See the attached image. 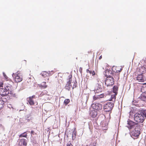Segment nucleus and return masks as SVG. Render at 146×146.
<instances>
[{"mask_svg": "<svg viewBox=\"0 0 146 146\" xmlns=\"http://www.w3.org/2000/svg\"><path fill=\"white\" fill-rule=\"evenodd\" d=\"M118 87L116 86H114L113 88L112 92L114 94L111 95V99L110 101H112V102H110V109L111 110L114 107V103L115 102L116 96L118 93Z\"/></svg>", "mask_w": 146, "mask_h": 146, "instance_id": "nucleus-1", "label": "nucleus"}, {"mask_svg": "<svg viewBox=\"0 0 146 146\" xmlns=\"http://www.w3.org/2000/svg\"><path fill=\"white\" fill-rule=\"evenodd\" d=\"M134 119L138 123H142L144 120V118L141 114L136 113L134 115Z\"/></svg>", "mask_w": 146, "mask_h": 146, "instance_id": "nucleus-2", "label": "nucleus"}, {"mask_svg": "<svg viewBox=\"0 0 146 146\" xmlns=\"http://www.w3.org/2000/svg\"><path fill=\"white\" fill-rule=\"evenodd\" d=\"M72 75L70 74L68 76L67 79V81L65 86V89L68 91H69L70 90L71 88L72 87L71 84L72 81Z\"/></svg>", "mask_w": 146, "mask_h": 146, "instance_id": "nucleus-3", "label": "nucleus"}, {"mask_svg": "<svg viewBox=\"0 0 146 146\" xmlns=\"http://www.w3.org/2000/svg\"><path fill=\"white\" fill-rule=\"evenodd\" d=\"M136 124H137V125L136 126L137 128H139L140 127L139 125H138L137 123H136L132 121L128 120L127 121V125L126 126L129 129H131L133 128Z\"/></svg>", "mask_w": 146, "mask_h": 146, "instance_id": "nucleus-4", "label": "nucleus"}, {"mask_svg": "<svg viewBox=\"0 0 146 146\" xmlns=\"http://www.w3.org/2000/svg\"><path fill=\"white\" fill-rule=\"evenodd\" d=\"M35 98V95L33 96H32L29 97L27 98V104H29L31 106H33L35 104V102L33 99Z\"/></svg>", "mask_w": 146, "mask_h": 146, "instance_id": "nucleus-5", "label": "nucleus"}, {"mask_svg": "<svg viewBox=\"0 0 146 146\" xmlns=\"http://www.w3.org/2000/svg\"><path fill=\"white\" fill-rule=\"evenodd\" d=\"M18 146H27V140L25 139H19L18 141Z\"/></svg>", "mask_w": 146, "mask_h": 146, "instance_id": "nucleus-6", "label": "nucleus"}, {"mask_svg": "<svg viewBox=\"0 0 146 146\" xmlns=\"http://www.w3.org/2000/svg\"><path fill=\"white\" fill-rule=\"evenodd\" d=\"M5 88H0V95L5 97V96H7L9 94V91L8 90Z\"/></svg>", "mask_w": 146, "mask_h": 146, "instance_id": "nucleus-7", "label": "nucleus"}, {"mask_svg": "<svg viewBox=\"0 0 146 146\" xmlns=\"http://www.w3.org/2000/svg\"><path fill=\"white\" fill-rule=\"evenodd\" d=\"M137 71L139 73L143 74L146 71V68L143 66H138L137 68Z\"/></svg>", "mask_w": 146, "mask_h": 146, "instance_id": "nucleus-8", "label": "nucleus"}, {"mask_svg": "<svg viewBox=\"0 0 146 146\" xmlns=\"http://www.w3.org/2000/svg\"><path fill=\"white\" fill-rule=\"evenodd\" d=\"M140 133V131L138 130H136V128L131 132L132 136L134 137V138H137L139 136Z\"/></svg>", "mask_w": 146, "mask_h": 146, "instance_id": "nucleus-9", "label": "nucleus"}, {"mask_svg": "<svg viewBox=\"0 0 146 146\" xmlns=\"http://www.w3.org/2000/svg\"><path fill=\"white\" fill-rule=\"evenodd\" d=\"M111 69L112 72L115 73H118V72H121L123 69V68L122 67L120 68L119 67L113 66Z\"/></svg>", "mask_w": 146, "mask_h": 146, "instance_id": "nucleus-10", "label": "nucleus"}, {"mask_svg": "<svg viewBox=\"0 0 146 146\" xmlns=\"http://www.w3.org/2000/svg\"><path fill=\"white\" fill-rule=\"evenodd\" d=\"M22 80L23 77L19 74H17L15 76V81L17 83L21 82Z\"/></svg>", "mask_w": 146, "mask_h": 146, "instance_id": "nucleus-11", "label": "nucleus"}, {"mask_svg": "<svg viewBox=\"0 0 146 146\" xmlns=\"http://www.w3.org/2000/svg\"><path fill=\"white\" fill-rule=\"evenodd\" d=\"M93 108L96 110H99L102 108L101 105L100 104H93L92 105Z\"/></svg>", "mask_w": 146, "mask_h": 146, "instance_id": "nucleus-12", "label": "nucleus"}, {"mask_svg": "<svg viewBox=\"0 0 146 146\" xmlns=\"http://www.w3.org/2000/svg\"><path fill=\"white\" fill-rule=\"evenodd\" d=\"M3 74L5 80H6L7 81H9L10 83V84H9V85H8L7 86V88L10 87L11 86V84L12 83V82L10 80V79L7 76L5 73L3 72Z\"/></svg>", "mask_w": 146, "mask_h": 146, "instance_id": "nucleus-13", "label": "nucleus"}, {"mask_svg": "<svg viewBox=\"0 0 146 146\" xmlns=\"http://www.w3.org/2000/svg\"><path fill=\"white\" fill-rule=\"evenodd\" d=\"M139 98L146 102V93H143L139 97Z\"/></svg>", "mask_w": 146, "mask_h": 146, "instance_id": "nucleus-14", "label": "nucleus"}, {"mask_svg": "<svg viewBox=\"0 0 146 146\" xmlns=\"http://www.w3.org/2000/svg\"><path fill=\"white\" fill-rule=\"evenodd\" d=\"M104 109L106 112H108L110 111V102H108L105 104Z\"/></svg>", "mask_w": 146, "mask_h": 146, "instance_id": "nucleus-15", "label": "nucleus"}, {"mask_svg": "<svg viewBox=\"0 0 146 146\" xmlns=\"http://www.w3.org/2000/svg\"><path fill=\"white\" fill-rule=\"evenodd\" d=\"M136 80L139 82H143L144 81V80L143 77V75L142 74L138 75L136 78Z\"/></svg>", "mask_w": 146, "mask_h": 146, "instance_id": "nucleus-16", "label": "nucleus"}, {"mask_svg": "<svg viewBox=\"0 0 146 146\" xmlns=\"http://www.w3.org/2000/svg\"><path fill=\"white\" fill-rule=\"evenodd\" d=\"M50 72L48 73V72L45 71H43L41 73V75L42 76L44 77L49 76L52 74L53 73V72H51V73H52V74L51 73H50Z\"/></svg>", "mask_w": 146, "mask_h": 146, "instance_id": "nucleus-17", "label": "nucleus"}, {"mask_svg": "<svg viewBox=\"0 0 146 146\" xmlns=\"http://www.w3.org/2000/svg\"><path fill=\"white\" fill-rule=\"evenodd\" d=\"M97 115V113L95 110H92L90 113V115L92 118L96 117Z\"/></svg>", "mask_w": 146, "mask_h": 146, "instance_id": "nucleus-18", "label": "nucleus"}, {"mask_svg": "<svg viewBox=\"0 0 146 146\" xmlns=\"http://www.w3.org/2000/svg\"><path fill=\"white\" fill-rule=\"evenodd\" d=\"M39 86L42 89H45L47 87V85H46V82H43L42 84H39Z\"/></svg>", "mask_w": 146, "mask_h": 146, "instance_id": "nucleus-19", "label": "nucleus"}, {"mask_svg": "<svg viewBox=\"0 0 146 146\" xmlns=\"http://www.w3.org/2000/svg\"><path fill=\"white\" fill-rule=\"evenodd\" d=\"M141 91L143 93H146V83L143 84L141 89Z\"/></svg>", "mask_w": 146, "mask_h": 146, "instance_id": "nucleus-20", "label": "nucleus"}, {"mask_svg": "<svg viewBox=\"0 0 146 146\" xmlns=\"http://www.w3.org/2000/svg\"><path fill=\"white\" fill-rule=\"evenodd\" d=\"M102 88L101 87H97L94 90V92L95 93H99L102 92Z\"/></svg>", "mask_w": 146, "mask_h": 146, "instance_id": "nucleus-21", "label": "nucleus"}, {"mask_svg": "<svg viewBox=\"0 0 146 146\" xmlns=\"http://www.w3.org/2000/svg\"><path fill=\"white\" fill-rule=\"evenodd\" d=\"M104 74L106 78H110V71L108 70H106L104 72Z\"/></svg>", "mask_w": 146, "mask_h": 146, "instance_id": "nucleus-22", "label": "nucleus"}, {"mask_svg": "<svg viewBox=\"0 0 146 146\" xmlns=\"http://www.w3.org/2000/svg\"><path fill=\"white\" fill-rule=\"evenodd\" d=\"M105 83V85L107 87L108 86L110 85V79L108 77L106 78Z\"/></svg>", "mask_w": 146, "mask_h": 146, "instance_id": "nucleus-23", "label": "nucleus"}, {"mask_svg": "<svg viewBox=\"0 0 146 146\" xmlns=\"http://www.w3.org/2000/svg\"><path fill=\"white\" fill-rule=\"evenodd\" d=\"M27 133L26 132H25L22 133H21L19 135V137H27Z\"/></svg>", "mask_w": 146, "mask_h": 146, "instance_id": "nucleus-24", "label": "nucleus"}, {"mask_svg": "<svg viewBox=\"0 0 146 146\" xmlns=\"http://www.w3.org/2000/svg\"><path fill=\"white\" fill-rule=\"evenodd\" d=\"M6 101L7 100H5V101H0V110L3 108L4 104V102H6Z\"/></svg>", "mask_w": 146, "mask_h": 146, "instance_id": "nucleus-25", "label": "nucleus"}, {"mask_svg": "<svg viewBox=\"0 0 146 146\" xmlns=\"http://www.w3.org/2000/svg\"><path fill=\"white\" fill-rule=\"evenodd\" d=\"M114 84V79L112 77L110 76V85H113Z\"/></svg>", "mask_w": 146, "mask_h": 146, "instance_id": "nucleus-26", "label": "nucleus"}, {"mask_svg": "<svg viewBox=\"0 0 146 146\" xmlns=\"http://www.w3.org/2000/svg\"><path fill=\"white\" fill-rule=\"evenodd\" d=\"M73 83H74V84L72 88V89L73 90L74 88H75L76 87L77 85V82L76 80H75V81L73 82Z\"/></svg>", "mask_w": 146, "mask_h": 146, "instance_id": "nucleus-27", "label": "nucleus"}, {"mask_svg": "<svg viewBox=\"0 0 146 146\" xmlns=\"http://www.w3.org/2000/svg\"><path fill=\"white\" fill-rule=\"evenodd\" d=\"M70 102V100L69 99H67L65 100L64 102V104L65 105H67Z\"/></svg>", "mask_w": 146, "mask_h": 146, "instance_id": "nucleus-28", "label": "nucleus"}, {"mask_svg": "<svg viewBox=\"0 0 146 146\" xmlns=\"http://www.w3.org/2000/svg\"><path fill=\"white\" fill-rule=\"evenodd\" d=\"M142 112L144 116L145 117H146V110H142Z\"/></svg>", "mask_w": 146, "mask_h": 146, "instance_id": "nucleus-29", "label": "nucleus"}, {"mask_svg": "<svg viewBox=\"0 0 146 146\" xmlns=\"http://www.w3.org/2000/svg\"><path fill=\"white\" fill-rule=\"evenodd\" d=\"M93 98L94 100H95L98 99H99V96L98 95L97 96H94L93 97Z\"/></svg>", "mask_w": 146, "mask_h": 146, "instance_id": "nucleus-30", "label": "nucleus"}, {"mask_svg": "<svg viewBox=\"0 0 146 146\" xmlns=\"http://www.w3.org/2000/svg\"><path fill=\"white\" fill-rule=\"evenodd\" d=\"M98 96H99V99L100 98H102L104 96V95L103 94H101L100 95H98Z\"/></svg>", "mask_w": 146, "mask_h": 146, "instance_id": "nucleus-31", "label": "nucleus"}, {"mask_svg": "<svg viewBox=\"0 0 146 146\" xmlns=\"http://www.w3.org/2000/svg\"><path fill=\"white\" fill-rule=\"evenodd\" d=\"M66 146H73L71 143H68Z\"/></svg>", "mask_w": 146, "mask_h": 146, "instance_id": "nucleus-32", "label": "nucleus"}, {"mask_svg": "<svg viewBox=\"0 0 146 146\" xmlns=\"http://www.w3.org/2000/svg\"><path fill=\"white\" fill-rule=\"evenodd\" d=\"M62 79H59L58 81V82L59 83V84H60L61 83H62Z\"/></svg>", "mask_w": 146, "mask_h": 146, "instance_id": "nucleus-33", "label": "nucleus"}, {"mask_svg": "<svg viewBox=\"0 0 146 146\" xmlns=\"http://www.w3.org/2000/svg\"><path fill=\"white\" fill-rule=\"evenodd\" d=\"M91 74H92V75H94L95 74V73L94 71H92L91 72Z\"/></svg>", "mask_w": 146, "mask_h": 146, "instance_id": "nucleus-34", "label": "nucleus"}, {"mask_svg": "<svg viewBox=\"0 0 146 146\" xmlns=\"http://www.w3.org/2000/svg\"><path fill=\"white\" fill-rule=\"evenodd\" d=\"M86 72L87 73H89L90 74H91V72H92V71L89 70L88 69H87L86 70Z\"/></svg>", "mask_w": 146, "mask_h": 146, "instance_id": "nucleus-35", "label": "nucleus"}, {"mask_svg": "<svg viewBox=\"0 0 146 146\" xmlns=\"http://www.w3.org/2000/svg\"><path fill=\"white\" fill-rule=\"evenodd\" d=\"M79 71L81 73L82 72V68L81 67H80V68H79Z\"/></svg>", "mask_w": 146, "mask_h": 146, "instance_id": "nucleus-36", "label": "nucleus"}, {"mask_svg": "<svg viewBox=\"0 0 146 146\" xmlns=\"http://www.w3.org/2000/svg\"><path fill=\"white\" fill-rule=\"evenodd\" d=\"M3 83L0 82V87L3 86Z\"/></svg>", "mask_w": 146, "mask_h": 146, "instance_id": "nucleus-37", "label": "nucleus"}, {"mask_svg": "<svg viewBox=\"0 0 146 146\" xmlns=\"http://www.w3.org/2000/svg\"><path fill=\"white\" fill-rule=\"evenodd\" d=\"M34 132L33 131H31V135H33L34 134Z\"/></svg>", "mask_w": 146, "mask_h": 146, "instance_id": "nucleus-38", "label": "nucleus"}, {"mask_svg": "<svg viewBox=\"0 0 146 146\" xmlns=\"http://www.w3.org/2000/svg\"><path fill=\"white\" fill-rule=\"evenodd\" d=\"M102 55H101V56H100L99 57V60H100L101 59H102Z\"/></svg>", "mask_w": 146, "mask_h": 146, "instance_id": "nucleus-39", "label": "nucleus"}, {"mask_svg": "<svg viewBox=\"0 0 146 146\" xmlns=\"http://www.w3.org/2000/svg\"><path fill=\"white\" fill-rule=\"evenodd\" d=\"M88 146H95V145L94 146L93 145H92V144H90V145H88Z\"/></svg>", "mask_w": 146, "mask_h": 146, "instance_id": "nucleus-40", "label": "nucleus"}, {"mask_svg": "<svg viewBox=\"0 0 146 146\" xmlns=\"http://www.w3.org/2000/svg\"><path fill=\"white\" fill-rule=\"evenodd\" d=\"M74 135L75 136H76V134L75 133L74 134Z\"/></svg>", "mask_w": 146, "mask_h": 146, "instance_id": "nucleus-41", "label": "nucleus"}, {"mask_svg": "<svg viewBox=\"0 0 146 146\" xmlns=\"http://www.w3.org/2000/svg\"><path fill=\"white\" fill-rule=\"evenodd\" d=\"M73 134H72V138L73 137Z\"/></svg>", "mask_w": 146, "mask_h": 146, "instance_id": "nucleus-42", "label": "nucleus"}, {"mask_svg": "<svg viewBox=\"0 0 146 146\" xmlns=\"http://www.w3.org/2000/svg\"><path fill=\"white\" fill-rule=\"evenodd\" d=\"M86 146H88V145H86Z\"/></svg>", "mask_w": 146, "mask_h": 146, "instance_id": "nucleus-43", "label": "nucleus"}, {"mask_svg": "<svg viewBox=\"0 0 146 146\" xmlns=\"http://www.w3.org/2000/svg\"><path fill=\"white\" fill-rule=\"evenodd\" d=\"M110 113H111V112L110 111Z\"/></svg>", "mask_w": 146, "mask_h": 146, "instance_id": "nucleus-44", "label": "nucleus"}]
</instances>
